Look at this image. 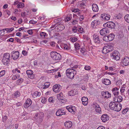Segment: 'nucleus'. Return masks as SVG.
<instances>
[{"instance_id":"1","label":"nucleus","mask_w":129,"mask_h":129,"mask_svg":"<svg viewBox=\"0 0 129 129\" xmlns=\"http://www.w3.org/2000/svg\"><path fill=\"white\" fill-rule=\"evenodd\" d=\"M66 73L68 77L72 79L74 75L76 74V71L74 69H69L66 70Z\"/></svg>"},{"instance_id":"2","label":"nucleus","mask_w":129,"mask_h":129,"mask_svg":"<svg viewBox=\"0 0 129 129\" xmlns=\"http://www.w3.org/2000/svg\"><path fill=\"white\" fill-rule=\"evenodd\" d=\"M50 55L53 60H59L61 58V56L60 54L56 52L52 51L50 53Z\"/></svg>"},{"instance_id":"3","label":"nucleus","mask_w":129,"mask_h":129,"mask_svg":"<svg viewBox=\"0 0 129 129\" xmlns=\"http://www.w3.org/2000/svg\"><path fill=\"white\" fill-rule=\"evenodd\" d=\"M111 58L116 60H119L120 58V54L119 52L116 51L112 52L110 54Z\"/></svg>"},{"instance_id":"4","label":"nucleus","mask_w":129,"mask_h":129,"mask_svg":"<svg viewBox=\"0 0 129 129\" xmlns=\"http://www.w3.org/2000/svg\"><path fill=\"white\" fill-rule=\"evenodd\" d=\"M121 64L123 67L128 65H129V57L127 56H125L123 58L121 62Z\"/></svg>"},{"instance_id":"5","label":"nucleus","mask_w":129,"mask_h":129,"mask_svg":"<svg viewBox=\"0 0 129 129\" xmlns=\"http://www.w3.org/2000/svg\"><path fill=\"white\" fill-rule=\"evenodd\" d=\"M103 26L105 27H107L111 28H113L115 27V24L112 22L109 21L104 24Z\"/></svg>"},{"instance_id":"6","label":"nucleus","mask_w":129,"mask_h":129,"mask_svg":"<svg viewBox=\"0 0 129 129\" xmlns=\"http://www.w3.org/2000/svg\"><path fill=\"white\" fill-rule=\"evenodd\" d=\"M11 57L14 60H16L18 58L19 56V53L18 51H12L11 53Z\"/></svg>"},{"instance_id":"7","label":"nucleus","mask_w":129,"mask_h":129,"mask_svg":"<svg viewBox=\"0 0 129 129\" xmlns=\"http://www.w3.org/2000/svg\"><path fill=\"white\" fill-rule=\"evenodd\" d=\"M66 109L69 112L73 114H75L76 111V108L74 106H67L66 107Z\"/></svg>"},{"instance_id":"8","label":"nucleus","mask_w":129,"mask_h":129,"mask_svg":"<svg viewBox=\"0 0 129 129\" xmlns=\"http://www.w3.org/2000/svg\"><path fill=\"white\" fill-rule=\"evenodd\" d=\"M93 107L95 108V111L97 112L100 113L101 112V108L99 105L96 103L93 104Z\"/></svg>"},{"instance_id":"9","label":"nucleus","mask_w":129,"mask_h":129,"mask_svg":"<svg viewBox=\"0 0 129 129\" xmlns=\"http://www.w3.org/2000/svg\"><path fill=\"white\" fill-rule=\"evenodd\" d=\"M26 73L29 78L31 79H33L34 78V75L33 74V72L32 70H28L26 71Z\"/></svg>"},{"instance_id":"10","label":"nucleus","mask_w":129,"mask_h":129,"mask_svg":"<svg viewBox=\"0 0 129 129\" xmlns=\"http://www.w3.org/2000/svg\"><path fill=\"white\" fill-rule=\"evenodd\" d=\"M32 102L30 99H28L26 101L25 103L24 104V107L25 108H27L31 104Z\"/></svg>"},{"instance_id":"11","label":"nucleus","mask_w":129,"mask_h":129,"mask_svg":"<svg viewBox=\"0 0 129 129\" xmlns=\"http://www.w3.org/2000/svg\"><path fill=\"white\" fill-rule=\"evenodd\" d=\"M101 17L105 21H106L110 19V16L107 14H103L101 15Z\"/></svg>"},{"instance_id":"12","label":"nucleus","mask_w":129,"mask_h":129,"mask_svg":"<svg viewBox=\"0 0 129 129\" xmlns=\"http://www.w3.org/2000/svg\"><path fill=\"white\" fill-rule=\"evenodd\" d=\"M108 32V29L107 28H104L100 31V35L102 36H104Z\"/></svg>"},{"instance_id":"13","label":"nucleus","mask_w":129,"mask_h":129,"mask_svg":"<svg viewBox=\"0 0 129 129\" xmlns=\"http://www.w3.org/2000/svg\"><path fill=\"white\" fill-rule=\"evenodd\" d=\"M101 94L103 96H104L105 98H110L111 96V94L108 91H103L101 92Z\"/></svg>"},{"instance_id":"14","label":"nucleus","mask_w":129,"mask_h":129,"mask_svg":"<svg viewBox=\"0 0 129 129\" xmlns=\"http://www.w3.org/2000/svg\"><path fill=\"white\" fill-rule=\"evenodd\" d=\"M117 103L114 102H111L109 104V107L111 109L115 111Z\"/></svg>"},{"instance_id":"15","label":"nucleus","mask_w":129,"mask_h":129,"mask_svg":"<svg viewBox=\"0 0 129 129\" xmlns=\"http://www.w3.org/2000/svg\"><path fill=\"white\" fill-rule=\"evenodd\" d=\"M101 119L103 122H105L109 119V117L108 115L105 114L102 116Z\"/></svg>"},{"instance_id":"16","label":"nucleus","mask_w":129,"mask_h":129,"mask_svg":"<svg viewBox=\"0 0 129 129\" xmlns=\"http://www.w3.org/2000/svg\"><path fill=\"white\" fill-rule=\"evenodd\" d=\"M63 111V110L62 109H59L58 110L56 113V115L58 116L65 115L66 113L64 112Z\"/></svg>"},{"instance_id":"17","label":"nucleus","mask_w":129,"mask_h":129,"mask_svg":"<svg viewBox=\"0 0 129 129\" xmlns=\"http://www.w3.org/2000/svg\"><path fill=\"white\" fill-rule=\"evenodd\" d=\"M119 89L117 87H115L112 89V92L114 96H116L118 95L119 93Z\"/></svg>"},{"instance_id":"18","label":"nucleus","mask_w":129,"mask_h":129,"mask_svg":"<svg viewBox=\"0 0 129 129\" xmlns=\"http://www.w3.org/2000/svg\"><path fill=\"white\" fill-rule=\"evenodd\" d=\"M60 85L58 84H55L54 85L53 88V91L56 93L59 92L60 91Z\"/></svg>"},{"instance_id":"19","label":"nucleus","mask_w":129,"mask_h":129,"mask_svg":"<svg viewBox=\"0 0 129 129\" xmlns=\"http://www.w3.org/2000/svg\"><path fill=\"white\" fill-rule=\"evenodd\" d=\"M64 28V25L62 24H59L55 26V28L57 29V31H61L63 30Z\"/></svg>"},{"instance_id":"20","label":"nucleus","mask_w":129,"mask_h":129,"mask_svg":"<svg viewBox=\"0 0 129 129\" xmlns=\"http://www.w3.org/2000/svg\"><path fill=\"white\" fill-rule=\"evenodd\" d=\"M78 93V91L77 90L74 89L73 90H71L69 92L68 94L70 96H73L75 95L76 94Z\"/></svg>"},{"instance_id":"21","label":"nucleus","mask_w":129,"mask_h":129,"mask_svg":"<svg viewBox=\"0 0 129 129\" xmlns=\"http://www.w3.org/2000/svg\"><path fill=\"white\" fill-rule=\"evenodd\" d=\"M100 22V21L99 20H94L91 23V24L93 27H95L96 26L99 25Z\"/></svg>"},{"instance_id":"22","label":"nucleus","mask_w":129,"mask_h":129,"mask_svg":"<svg viewBox=\"0 0 129 129\" xmlns=\"http://www.w3.org/2000/svg\"><path fill=\"white\" fill-rule=\"evenodd\" d=\"M123 98L121 96H119L117 97L114 98V101L115 102L119 103L121 102Z\"/></svg>"},{"instance_id":"23","label":"nucleus","mask_w":129,"mask_h":129,"mask_svg":"<svg viewBox=\"0 0 129 129\" xmlns=\"http://www.w3.org/2000/svg\"><path fill=\"white\" fill-rule=\"evenodd\" d=\"M92 9L94 12H97L99 10L98 6L96 4H93L92 5Z\"/></svg>"},{"instance_id":"24","label":"nucleus","mask_w":129,"mask_h":129,"mask_svg":"<svg viewBox=\"0 0 129 129\" xmlns=\"http://www.w3.org/2000/svg\"><path fill=\"white\" fill-rule=\"evenodd\" d=\"M88 99L87 97H83L81 99L82 104L84 105H86L88 104Z\"/></svg>"},{"instance_id":"25","label":"nucleus","mask_w":129,"mask_h":129,"mask_svg":"<svg viewBox=\"0 0 129 129\" xmlns=\"http://www.w3.org/2000/svg\"><path fill=\"white\" fill-rule=\"evenodd\" d=\"M102 82L106 85H108L111 83V81L109 79L107 78H104L102 80Z\"/></svg>"},{"instance_id":"26","label":"nucleus","mask_w":129,"mask_h":129,"mask_svg":"<svg viewBox=\"0 0 129 129\" xmlns=\"http://www.w3.org/2000/svg\"><path fill=\"white\" fill-rule=\"evenodd\" d=\"M64 124L65 127L68 128L71 127L72 125V122L70 121H66L64 123Z\"/></svg>"},{"instance_id":"27","label":"nucleus","mask_w":129,"mask_h":129,"mask_svg":"<svg viewBox=\"0 0 129 129\" xmlns=\"http://www.w3.org/2000/svg\"><path fill=\"white\" fill-rule=\"evenodd\" d=\"M122 105L120 103H118L117 104L115 110V111H119L121 110L122 108Z\"/></svg>"},{"instance_id":"28","label":"nucleus","mask_w":129,"mask_h":129,"mask_svg":"<svg viewBox=\"0 0 129 129\" xmlns=\"http://www.w3.org/2000/svg\"><path fill=\"white\" fill-rule=\"evenodd\" d=\"M10 60V59H6L3 57L2 61L4 65H7L9 63Z\"/></svg>"},{"instance_id":"29","label":"nucleus","mask_w":129,"mask_h":129,"mask_svg":"<svg viewBox=\"0 0 129 129\" xmlns=\"http://www.w3.org/2000/svg\"><path fill=\"white\" fill-rule=\"evenodd\" d=\"M74 45L76 51L79 52L81 48V47L79 44L77 43H76L74 44Z\"/></svg>"},{"instance_id":"30","label":"nucleus","mask_w":129,"mask_h":129,"mask_svg":"<svg viewBox=\"0 0 129 129\" xmlns=\"http://www.w3.org/2000/svg\"><path fill=\"white\" fill-rule=\"evenodd\" d=\"M109 41H112L114 39L115 35L111 33L108 35Z\"/></svg>"},{"instance_id":"31","label":"nucleus","mask_w":129,"mask_h":129,"mask_svg":"<svg viewBox=\"0 0 129 129\" xmlns=\"http://www.w3.org/2000/svg\"><path fill=\"white\" fill-rule=\"evenodd\" d=\"M94 42L95 43L98 44L100 43V41L99 39V36H96L94 39Z\"/></svg>"},{"instance_id":"32","label":"nucleus","mask_w":129,"mask_h":129,"mask_svg":"<svg viewBox=\"0 0 129 129\" xmlns=\"http://www.w3.org/2000/svg\"><path fill=\"white\" fill-rule=\"evenodd\" d=\"M105 46L106 47V48L109 50L110 52L113 50V47L110 45H106Z\"/></svg>"},{"instance_id":"33","label":"nucleus","mask_w":129,"mask_h":129,"mask_svg":"<svg viewBox=\"0 0 129 129\" xmlns=\"http://www.w3.org/2000/svg\"><path fill=\"white\" fill-rule=\"evenodd\" d=\"M10 55L9 53H6L4 54L3 57L6 59H10Z\"/></svg>"},{"instance_id":"34","label":"nucleus","mask_w":129,"mask_h":129,"mask_svg":"<svg viewBox=\"0 0 129 129\" xmlns=\"http://www.w3.org/2000/svg\"><path fill=\"white\" fill-rule=\"evenodd\" d=\"M41 93L38 91H35L33 94V96L34 97H36L37 96H40L41 95Z\"/></svg>"},{"instance_id":"35","label":"nucleus","mask_w":129,"mask_h":129,"mask_svg":"<svg viewBox=\"0 0 129 129\" xmlns=\"http://www.w3.org/2000/svg\"><path fill=\"white\" fill-rule=\"evenodd\" d=\"M44 115L43 113L41 112L37 114H36L35 115H36V116H39L40 118L42 119L43 116H44Z\"/></svg>"},{"instance_id":"36","label":"nucleus","mask_w":129,"mask_h":129,"mask_svg":"<svg viewBox=\"0 0 129 129\" xmlns=\"http://www.w3.org/2000/svg\"><path fill=\"white\" fill-rule=\"evenodd\" d=\"M20 93L18 91H17L15 92L14 94V95L15 98H16L20 96Z\"/></svg>"},{"instance_id":"37","label":"nucleus","mask_w":129,"mask_h":129,"mask_svg":"<svg viewBox=\"0 0 129 129\" xmlns=\"http://www.w3.org/2000/svg\"><path fill=\"white\" fill-rule=\"evenodd\" d=\"M124 19L126 21L129 23V15L127 14L125 15L124 17Z\"/></svg>"},{"instance_id":"38","label":"nucleus","mask_w":129,"mask_h":129,"mask_svg":"<svg viewBox=\"0 0 129 129\" xmlns=\"http://www.w3.org/2000/svg\"><path fill=\"white\" fill-rule=\"evenodd\" d=\"M50 85V83L49 82H46L44 84L43 88H48Z\"/></svg>"},{"instance_id":"39","label":"nucleus","mask_w":129,"mask_h":129,"mask_svg":"<svg viewBox=\"0 0 129 129\" xmlns=\"http://www.w3.org/2000/svg\"><path fill=\"white\" fill-rule=\"evenodd\" d=\"M54 97H50L48 99L49 102L51 103H53L54 102Z\"/></svg>"},{"instance_id":"40","label":"nucleus","mask_w":129,"mask_h":129,"mask_svg":"<svg viewBox=\"0 0 129 129\" xmlns=\"http://www.w3.org/2000/svg\"><path fill=\"white\" fill-rule=\"evenodd\" d=\"M46 34V33L44 32H41L40 33V36L42 38H45Z\"/></svg>"},{"instance_id":"41","label":"nucleus","mask_w":129,"mask_h":129,"mask_svg":"<svg viewBox=\"0 0 129 129\" xmlns=\"http://www.w3.org/2000/svg\"><path fill=\"white\" fill-rule=\"evenodd\" d=\"M24 6V4L22 3H19L17 5V7L18 8L23 7Z\"/></svg>"},{"instance_id":"42","label":"nucleus","mask_w":129,"mask_h":129,"mask_svg":"<svg viewBox=\"0 0 129 129\" xmlns=\"http://www.w3.org/2000/svg\"><path fill=\"white\" fill-rule=\"evenodd\" d=\"M70 39L71 41L73 43H74L78 40L77 38L75 37H71Z\"/></svg>"},{"instance_id":"43","label":"nucleus","mask_w":129,"mask_h":129,"mask_svg":"<svg viewBox=\"0 0 129 129\" xmlns=\"http://www.w3.org/2000/svg\"><path fill=\"white\" fill-rule=\"evenodd\" d=\"M23 80L22 78H20L17 81L16 83L17 84H21L23 82Z\"/></svg>"},{"instance_id":"44","label":"nucleus","mask_w":129,"mask_h":129,"mask_svg":"<svg viewBox=\"0 0 129 129\" xmlns=\"http://www.w3.org/2000/svg\"><path fill=\"white\" fill-rule=\"evenodd\" d=\"M108 36H106L103 37V39L104 41L106 42H109V40L108 38Z\"/></svg>"},{"instance_id":"45","label":"nucleus","mask_w":129,"mask_h":129,"mask_svg":"<svg viewBox=\"0 0 129 129\" xmlns=\"http://www.w3.org/2000/svg\"><path fill=\"white\" fill-rule=\"evenodd\" d=\"M14 29V28L12 27L10 28H6L5 29V30L7 31V33H9L12 31Z\"/></svg>"},{"instance_id":"46","label":"nucleus","mask_w":129,"mask_h":129,"mask_svg":"<svg viewBox=\"0 0 129 129\" xmlns=\"http://www.w3.org/2000/svg\"><path fill=\"white\" fill-rule=\"evenodd\" d=\"M78 30V29L75 26L73 27L72 29V31L74 33H77Z\"/></svg>"},{"instance_id":"47","label":"nucleus","mask_w":129,"mask_h":129,"mask_svg":"<svg viewBox=\"0 0 129 129\" xmlns=\"http://www.w3.org/2000/svg\"><path fill=\"white\" fill-rule=\"evenodd\" d=\"M83 28L82 27H80L78 28V31L80 33H82L83 32Z\"/></svg>"},{"instance_id":"48","label":"nucleus","mask_w":129,"mask_h":129,"mask_svg":"<svg viewBox=\"0 0 129 129\" xmlns=\"http://www.w3.org/2000/svg\"><path fill=\"white\" fill-rule=\"evenodd\" d=\"M5 73V71L4 70H3L1 71L0 72V77L3 76Z\"/></svg>"},{"instance_id":"49","label":"nucleus","mask_w":129,"mask_h":129,"mask_svg":"<svg viewBox=\"0 0 129 129\" xmlns=\"http://www.w3.org/2000/svg\"><path fill=\"white\" fill-rule=\"evenodd\" d=\"M128 111V108H125L124 109L122 112V113L123 114H125Z\"/></svg>"},{"instance_id":"50","label":"nucleus","mask_w":129,"mask_h":129,"mask_svg":"<svg viewBox=\"0 0 129 129\" xmlns=\"http://www.w3.org/2000/svg\"><path fill=\"white\" fill-rule=\"evenodd\" d=\"M37 22V21H35L34 19H32L29 21V23L33 24H36Z\"/></svg>"},{"instance_id":"51","label":"nucleus","mask_w":129,"mask_h":129,"mask_svg":"<svg viewBox=\"0 0 129 129\" xmlns=\"http://www.w3.org/2000/svg\"><path fill=\"white\" fill-rule=\"evenodd\" d=\"M106 47L105 46L104 47L103 49L102 50V52L103 53H104L105 54H106L107 53V52L106 51Z\"/></svg>"},{"instance_id":"52","label":"nucleus","mask_w":129,"mask_h":129,"mask_svg":"<svg viewBox=\"0 0 129 129\" xmlns=\"http://www.w3.org/2000/svg\"><path fill=\"white\" fill-rule=\"evenodd\" d=\"M82 53H83L85 52V50L84 48H81L80 50H79Z\"/></svg>"},{"instance_id":"53","label":"nucleus","mask_w":129,"mask_h":129,"mask_svg":"<svg viewBox=\"0 0 129 129\" xmlns=\"http://www.w3.org/2000/svg\"><path fill=\"white\" fill-rule=\"evenodd\" d=\"M84 68L86 70H90V66L86 65L85 66Z\"/></svg>"},{"instance_id":"54","label":"nucleus","mask_w":129,"mask_h":129,"mask_svg":"<svg viewBox=\"0 0 129 129\" xmlns=\"http://www.w3.org/2000/svg\"><path fill=\"white\" fill-rule=\"evenodd\" d=\"M64 49L69 50V46L66 44H64Z\"/></svg>"},{"instance_id":"55","label":"nucleus","mask_w":129,"mask_h":129,"mask_svg":"<svg viewBox=\"0 0 129 129\" xmlns=\"http://www.w3.org/2000/svg\"><path fill=\"white\" fill-rule=\"evenodd\" d=\"M14 40L13 38H11L9 39L7 41V42H13Z\"/></svg>"},{"instance_id":"56","label":"nucleus","mask_w":129,"mask_h":129,"mask_svg":"<svg viewBox=\"0 0 129 129\" xmlns=\"http://www.w3.org/2000/svg\"><path fill=\"white\" fill-rule=\"evenodd\" d=\"M79 11V9H74L72 10V11L73 12H78Z\"/></svg>"},{"instance_id":"57","label":"nucleus","mask_w":129,"mask_h":129,"mask_svg":"<svg viewBox=\"0 0 129 129\" xmlns=\"http://www.w3.org/2000/svg\"><path fill=\"white\" fill-rule=\"evenodd\" d=\"M22 53L23 55L25 56L27 55V52L26 50H24L22 51Z\"/></svg>"},{"instance_id":"58","label":"nucleus","mask_w":129,"mask_h":129,"mask_svg":"<svg viewBox=\"0 0 129 129\" xmlns=\"http://www.w3.org/2000/svg\"><path fill=\"white\" fill-rule=\"evenodd\" d=\"M41 102L43 103H45L46 102V99L45 98H43L41 100Z\"/></svg>"},{"instance_id":"59","label":"nucleus","mask_w":129,"mask_h":129,"mask_svg":"<svg viewBox=\"0 0 129 129\" xmlns=\"http://www.w3.org/2000/svg\"><path fill=\"white\" fill-rule=\"evenodd\" d=\"M4 29L2 30H0V36H1L4 35V34L2 35V33H4L5 32Z\"/></svg>"},{"instance_id":"60","label":"nucleus","mask_w":129,"mask_h":129,"mask_svg":"<svg viewBox=\"0 0 129 129\" xmlns=\"http://www.w3.org/2000/svg\"><path fill=\"white\" fill-rule=\"evenodd\" d=\"M3 121L4 122L6 121V120L8 118V117L6 116H5L3 117Z\"/></svg>"},{"instance_id":"61","label":"nucleus","mask_w":129,"mask_h":129,"mask_svg":"<svg viewBox=\"0 0 129 129\" xmlns=\"http://www.w3.org/2000/svg\"><path fill=\"white\" fill-rule=\"evenodd\" d=\"M71 19V17L69 16H67L66 17V20L67 21H68L69 20H70Z\"/></svg>"},{"instance_id":"62","label":"nucleus","mask_w":129,"mask_h":129,"mask_svg":"<svg viewBox=\"0 0 129 129\" xmlns=\"http://www.w3.org/2000/svg\"><path fill=\"white\" fill-rule=\"evenodd\" d=\"M27 32L30 35H31L33 33L32 30L31 29L28 30L27 31Z\"/></svg>"},{"instance_id":"63","label":"nucleus","mask_w":129,"mask_h":129,"mask_svg":"<svg viewBox=\"0 0 129 129\" xmlns=\"http://www.w3.org/2000/svg\"><path fill=\"white\" fill-rule=\"evenodd\" d=\"M17 75H14L12 77V79L13 80H15L17 78Z\"/></svg>"},{"instance_id":"64","label":"nucleus","mask_w":129,"mask_h":129,"mask_svg":"<svg viewBox=\"0 0 129 129\" xmlns=\"http://www.w3.org/2000/svg\"><path fill=\"white\" fill-rule=\"evenodd\" d=\"M105 127L103 126H100L97 129H105Z\"/></svg>"}]
</instances>
